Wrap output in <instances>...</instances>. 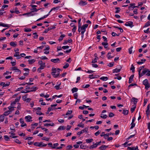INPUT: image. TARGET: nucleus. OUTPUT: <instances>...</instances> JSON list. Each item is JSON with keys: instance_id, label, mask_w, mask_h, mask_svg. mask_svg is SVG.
I'll return each instance as SVG.
<instances>
[{"instance_id": "f257e3e1", "label": "nucleus", "mask_w": 150, "mask_h": 150, "mask_svg": "<svg viewBox=\"0 0 150 150\" xmlns=\"http://www.w3.org/2000/svg\"><path fill=\"white\" fill-rule=\"evenodd\" d=\"M52 72H51V74L54 77H57L59 75L60 73V69L58 68L57 69L54 67H53L52 68Z\"/></svg>"}, {"instance_id": "f03ea898", "label": "nucleus", "mask_w": 150, "mask_h": 150, "mask_svg": "<svg viewBox=\"0 0 150 150\" xmlns=\"http://www.w3.org/2000/svg\"><path fill=\"white\" fill-rule=\"evenodd\" d=\"M38 89V88L37 87L33 86V87L30 88V89L28 90H24L22 92V93H26L31 92L35 91Z\"/></svg>"}, {"instance_id": "7ed1b4c3", "label": "nucleus", "mask_w": 150, "mask_h": 150, "mask_svg": "<svg viewBox=\"0 0 150 150\" xmlns=\"http://www.w3.org/2000/svg\"><path fill=\"white\" fill-rule=\"evenodd\" d=\"M145 74H146L147 76H150V70L149 71L148 69H144L141 73V77L143 76Z\"/></svg>"}, {"instance_id": "20e7f679", "label": "nucleus", "mask_w": 150, "mask_h": 150, "mask_svg": "<svg viewBox=\"0 0 150 150\" xmlns=\"http://www.w3.org/2000/svg\"><path fill=\"white\" fill-rule=\"evenodd\" d=\"M143 84L145 86V88L146 89H147L149 88L150 87V85L148 83L147 79H146L144 80L143 81Z\"/></svg>"}, {"instance_id": "39448f33", "label": "nucleus", "mask_w": 150, "mask_h": 150, "mask_svg": "<svg viewBox=\"0 0 150 150\" xmlns=\"http://www.w3.org/2000/svg\"><path fill=\"white\" fill-rule=\"evenodd\" d=\"M38 64L40 65V67H39V69H43L45 67V63H43L42 61H39L38 62Z\"/></svg>"}, {"instance_id": "423d86ee", "label": "nucleus", "mask_w": 150, "mask_h": 150, "mask_svg": "<svg viewBox=\"0 0 150 150\" xmlns=\"http://www.w3.org/2000/svg\"><path fill=\"white\" fill-rule=\"evenodd\" d=\"M88 127H85L84 128V129L82 130H81V131L78 132L77 134L78 135H80L81 134H83L84 133L86 132V133H88Z\"/></svg>"}, {"instance_id": "0eeeda50", "label": "nucleus", "mask_w": 150, "mask_h": 150, "mask_svg": "<svg viewBox=\"0 0 150 150\" xmlns=\"http://www.w3.org/2000/svg\"><path fill=\"white\" fill-rule=\"evenodd\" d=\"M11 70L13 71H15V72H19V73H21V71L18 69L16 67H13L11 68Z\"/></svg>"}, {"instance_id": "6e6552de", "label": "nucleus", "mask_w": 150, "mask_h": 150, "mask_svg": "<svg viewBox=\"0 0 150 150\" xmlns=\"http://www.w3.org/2000/svg\"><path fill=\"white\" fill-rule=\"evenodd\" d=\"M20 123L21 124V127H24L26 126V124L24 122L23 119L21 118L20 119Z\"/></svg>"}, {"instance_id": "1a4fd4ad", "label": "nucleus", "mask_w": 150, "mask_h": 150, "mask_svg": "<svg viewBox=\"0 0 150 150\" xmlns=\"http://www.w3.org/2000/svg\"><path fill=\"white\" fill-rule=\"evenodd\" d=\"M88 24H86L83 25L82 26H81V30L85 31L86 30V29L88 27Z\"/></svg>"}, {"instance_id": "9d476101", "label": "nucleus", "mask_w": 150, "mask_h": 150, "mask_svg": "<svg viewBox=\"0 0 150 150\" xmlns=\"http://www.w3.org/2000/svg\"><path fill=\"white\" fill-rule=\"evenodd\" d=\"M32 118V117L30 115H28L27 116H25V119L26 121L28 122L32 121L31 120Z\"/></svg>"}, {"instance_id": "9b49d317", "label": "nucleus", "mask_w": 150, "mask_h": 150, "mask_svg": "<svg viewBox=\"0 0 150 150\" xmlns=\"http://www.w3.org/2000/svg\"><path fill=\"white\" fill-rule=\"evenodd\" d=\"M125 25L127 26H129L131 28H132L133 26L132 22L131 21L127 22L125 24Z\"/></svg>"}, {"instance_id": "f8f14e48", "label": "nucleus", "mask_w": 150, "mask_h": 150, "mask_svg": "<svg viewBox=\"0 0 150 150\" xmlns=\"http://www.w3.org/2000/svg\"><path fill=\"white\" fill-rule=\"evenodd\" d=\"M51 61L54 63H58L60 62V60L59 58L55 59H52L51 60Z\"/></svg>"}, {"instance_id": "ddd939ff", "label": "nucleus", "mask_w": 150, "mask_h": 150, "mask_svg": "<svg viewBox=\"0 0 150 150\" xmlns=\"http://www.w3.org/2000/svg\"><path fill=\"white\" fill-rule=\"evenodd\" d=\"M119 68V69L116 68L115 69H113L112 71L113 73H115L119 72L122 69V67L121 66H120Z\"/></svg>"}, {"instance_id": "4468645a", "label": "nucleus", "mask_w": 150, "mask_h": 150, "mask_svg": "<svg viewBox=\"0 0 150 150\" xmlns=\"http://www.w3.org/2000/svg\"><path fill=\"white\" fill-rule=\"evenodd\" d=\"M87 3L86 1L81 0L79 3V4L81 6H84L87 4Z\"/></svg>"}, {"instance_id": "2eb2a0df", "label": "nucleus", "mask_w": 150, "mask_h": 150, "mask_svg": "<svg viewBox=\"0 0 150 150\" xmlns=\"http://www.w3.org/2000/svg\"><path fill=\"white\" fill-rule=\"evenodd\" d=\"M145 67V66H143L142 67H139V77H141V73H140L141 71L142 70V69L144 68Z\"/></svg>"}, {"instance_id": "dca6fc26", "label": "nucleus", "mask_w": 150, "mask_h": 150, "mask_svg": "<svg viewBox=\"0 0 150 150\" xmlns=\"http://www.w3.org/2000/svg\"><path fill=\"white\" fill-rule=\"evenodd\" d=\"M150 108L149 105V104L147 107V110L146 111V114L147 116L149 114L150 111L149 110Z\"/></svg>"}, {"instance_id": "f3484780", "label": "nucleus", "mask_w": 150, "mask_h": 150, "mask_svg": "<svg viewBox=\"0 0 150 150\" xmlns=\"http://www.w3.org/2000/svg\"><path fill=\"white\" fill-rule=\"evenodd\" d=\"M127 149L129 150H139L138 148V146H137L136 147H129L127 148Z\"/></svg>"}, {"instance_id": "a211bd4d", "label": "nucleus", "mask_w": 150, "mask_h": 150, "mask_svg": "<svg viewBox=\"0 0 150 150\" xmlns=\"http://www.w3.org/2000/svg\"><path fill=\"white\" fill-rule=\"evenodd\" d=\"M10 45L13 47H15L17 45L16 42H11L10 43Z\"/></svg>"}, {"instance_id": "6ab92c4d", "label": "nucleus", "mask_w": 150, "mask_h": 150, "mask_svg": "<svg viewBox=\"0 0 150 150\" xmlns=\"http://www.w3.org/2000/svg\"><path fill=\"white\" fill-rule=\"evenodd\" d=\"M108 147V146H106L105 145H103L99 147V149L100 150H105L106 148Z\"/></svg>"}, {"instance_id": "aec40b11", "label": "nucleus", "mask_w": 150, "mask_h": 150, "mask_svg": "<svg viewBox=\"0 0 150 150\" xmlns=\"http://www.w3.org/2000/svg\"><path fill=\"white\" fill-rule=\"evenodd\" d=\"M131 101L134 102V103L135 105L136 104L137 102V99L136 98H135L133 97L132 98V99H131Z\"/></svg>"}, {"instance_id": "412c9836", "label": "nucleus", "mask_w": 150, "mask_h": 150, "mask_svg": "<svg viewBox=\"0 0 150 150\" xmlns=\"http://www.w3.org/2000/svg\"><path fill=\"white\" fill-rule=\"evenodd\" d=\"M66 129V127L63 126H60L58 129V130H64Z\"/></svg>"}, {"instance_id": "4be33fe9", "label": "nucleus", "mask_w": 150, "mask_h": 150, "mask_svg": "<svg viewBox=\"0 0 150 150\" xmlns=\"http://www.w3.org/2000/svg\"><path fill=\"white\" fill-rule=\"evenodd\" d=\"M54 125L53 123H45L44 124V126L45 127L48 126H53Z\"/></svg>"}, {"instance_id": "5701e85b", "label": "nucleus", "mask_w": 150, "mask_h": 150, "mask_svg": "<svg viewBox=\"0 0 150 150\" xmlns=\"http://www.w3.org/2000/svg\"><path fill=\"white\" fill-rule=\"evenodd\" d=\"M134 76V75H132L129 78V83H132V81L133 80V78Z\"/></svg>"}, {"instance_id": "b1692460", "label": "nucleus", "mask_w": 150, "mask_h": 150, "mask_svg": "<svg viewBox=\"0 0 150 150\" xmlns=\"http://www.w3.org/2000/svg\"><path fill=\"white\" fill-rule=\"evenodd\" d=\"M97 146V144L96 143L93 144V145L91 146H90L89 148L90 149H93L94 148H96Z\"/></svg>"}, {"instance_id": "393cba45", "label": "nucleus", "mask_w": 150, "mask_h": 150, "mask_svg": "<svg viewBox=\"0 0 150 150\" xmlns=\"http://www.w3.org/2000/svg\"><path fill=\"white\" fill-rule=\"evenodd\" d=\"M129 112V111L128 110L124 109L123 111V113L125 115H127Z\"/></svg>"}, {"instance_id": "a878e982", "label": "nucleus", "mask_w": 150, "mask_h": 150, "mask_svg": "<svg viewBox=\"0 0 150 150\" xmlns=\"http://www.w3.org/2000/svg\"><path fill=\"white\" fill-rule=\"evenodd\" d=\"M4 117L3 115H0V121L2 122L4 121Z\"/></svg>"}, {"instance_id": "bb28decb", "label": "nucleus", "mask_w": 150, "mask_h": 150, "mask_svg": "<svg viewBox=\"0 0 150 150\" xmlns=\"http://www.w3.org/2000/svg\"><path fill=\"white\" fill-rule=\"evenodd\" d=\"M11 112V111L8 110V111L5 112L4 113L3 115H4V116H7Z\"/></svg>"}, {"instance_id": "cd10ccee", "label": "nucleus", "mask_w": 150, "mask_h": 150, "mask_svg": "<svg viewBox=\"0 0 150 150\" xmlns=\"http://www.w3.org/2000/svg\"><path fill=\"white\" fill-rule=\"evenodd\" d=\"M47 145V144H44L42 142H39V147H45Z\"/></svg>"}, {"instance_id": "c85d7f7f", "label": "nucleus", "mask_w": 150, "mask_h": 150, "mask_svg": "<svg viewBox=\"0 0 150 150\" xmlns=\"http://www.w3.org/2000/svg\"><path fill=\"white\" fill-rule=\"evenodd\" d=\"M100 79L103 81H106L108 79V78L107 77L103 76L100 78Z\"/></svg>"}, {"instance_id": "c756f323", "label": "nucleus", "mask_w": 150, "mask_h": 150, "mask_svg": "<svg viewBox=\"0 0 150 150\" xmlns=\"http://www.w3.org/2000/svg\"><path fill=\"white\" fill-rule=\"evenodd\" d=\"M65 36V35L63 34L61 35L59 38L58 40L59 41H62V40L63 39V38Z\"/></svg>"}, {"instance_id": "7c9ffc66", "label": "nucleus", "mask_w": 150, "mask_h": 150, "mask_svg": "<svg viewBox=\"0 0 150 150\" xmlns=\"http://www.w3.org/2000/svg\"><path fill=\"white\" fill-rule=\"evenodd\" d=\"M93 139H86V142L87 143H90L91 142L93 141Z\"/></svg>"}, {"instance_id": "2f4dec72", "label": "nucleus", "mask_w": 150, "mask_h": 150, "mask_svg": "<svg viewBox=\"0 0 150 150\" xmlns=\"http://www.w3.org/2000/svg\"><path fill=\"white\" fill-rule=\"evenodd\" d=\"M135 5V4L134 3H132L130 4V6L128 8L130 10H131V8H133V7Z\"/></svg>"}, {"instance_id": "473e14b6", "label": "nucleus", "mask_w": 150, "mask_h": 150, "mask_svg": "<svg viewBox=\"0 0 150 150\" xmlns=\"http://www.w3.org/2000/svg\"><path fill=\"white\" fill-rule=\"evenodd\" d=\"M100 117L103 119H105L107 118L108 116L107 115H104L102 114H101Z\"/></svg>"}, {"instance_id": "72a5a7b5", "label": "nucleus", "mask_w": 150, "mask_h": 150, "mask_svg": "<svg viewBox=\"0 0 150 150\" xmlns=\"http://www.w3.org/2000/svg\"><path fill=\"white\" fill-rule=\"evenodd\" d=\"M35 60H36L34 59H33L30 60H28V61L29 62V64H32L35 62Z\"/></svg>"}, {"instance_id": "f704fd0d", "label": "nucleus", "mask_w": 150, "mask_h": 150, "mask_svg": "<svg viewBox=\"0 0 150 150\" xmlns=\"http://www.w3.org/2000/svg\"><path fill=\"white\" fill-rule=\"evenodd\" d=\"M134 69L135 67L134 66L133 64H132L130 68V70L132 71V72L133 73H134Z\"/></svg>"}, {"instance_id": "c9c22d12", "label": "nucleus", "mask_w": 150, "mask_h": 150, "mask_svg": "<svg viewBox=\"0 0 150 150\" xmlns=\"http://www.w3.org/2000/svg\"><path fill=\"white\" fill-rule=\"evenodd\" d=\"M78 89L77 88H73L72 90L71 91L73 93H74L75 92H76L78 91Z\"/></svg>"}, {"instance_id": "e433bc0d", "label": "nucleus", "mask_w": 150, "mask_h": 150, "mask_svg": "<svg viewBox=\"0 0 150 150\" xmlns=\"http://www.w3.org/2000/svg\"><path fill=\"white\" fill-rule=\"evenodd\" d=\"M59 8V6L57 7H53L51 9V11H56Z\"/></svg>"}, {"instance_id": "4c0bfd02", "label": "nucleus", "mask_w": 150, "mask_h": 150, "mask_svg": "<svg viewBox=\"0 0 150 150\" xmlns=\"http://www.w3.org/2000/svg\"><path fill=\"white\" fill-rule=\"evenodd\" d=\"M114 134V133H112L110 132L109 133H108L105 134V139L107 137H108L109 136L111 135H113Z\"/></svg>"}, {"instance_id": "58836bf2", "label": "nucleus", "mask_w": 150, "mask_h": 150, "mask_svg": "<svg viewBox=\"0 0 150 150\" xmlns=\"http://www.w3.org/2000/svg\"><path fill=\"white\" fill-rule=\"evenodd\" d=\"M73 147L71 145H69L67 147L66 149L67 150H69L71 149Z\"/></svg>"}, {"instance_id": "ea45409f", "label": "nucleus", "mask_w": 150, "mask_h": 150, "mask_svg": "<svg viewBox=\"0 0 150 150\" xmlns=\"http://www.w3.org/2000/svg\"><path fill=\"white\" fill-rule=\"evenodd\" d=\"M115 9L117 10L115 12V13H117L119 12L120 10V8L119 7H116L115 8Z\"/></svg>"}, {"instance_id": "a19ab883", "label": "nucleus", "mask_w": 150, "mask_h": 150, "mask_svg": "<svg viewBox=\"0 0 150 150\" xmlns=\"http://www.w3.org/2000/svg\"><path fill=\"white\" fill-rule=\"evenodd\" d=\"M41 8H40L39 9H37L36 8H33L32 10L33 11H32L31 12V13L33 12H37L39 10L41 9Z\"/></svg>"}, {"instance_id": "79ce46f5", "label": "nucleus", "mask_w": 150, "mask_h": 150, "mask_svg": "<svg viewBox=\"0 0 150 150\" xmlns=\"http://www.w3.org/2000/svg\"><path fill=\"white\" fill-rule=\"evenodd\" d=\"M88 70V71H87L86 70H85L84 71L87 73H92L94 72V71H92L91 70Z\"/></svg>"}, {"instance_id": "37998d69", "label": "nucleus", "mask_w": 150, "mask_h": 150, "mask_svg": "<svg viewBox=\"0 0 150 150\" xmlns=\"http://www.w3.org/2000/svg\"><path fill=\"white\" fill-rule=\"evenodd\" d=\"M135 124L134 122H132L131 123V127H130V129H132L134 128L135 126Z\"/></svg>"}, {"instance_id": "c03bdc74", "label": "nucleus", "mask_w": 150, "mask_h": 150, "mask_svg": "<svg viewBox=\"0 0 150 150\" xmlns=\"http://www.w3.org/2000/svg\"><path fill=\"white\" fill-rule=\"evenodd\" d=\"M150 25V22H149V21H148L146 23L145 25L144 26V27H148V26H149Z\"/></svg>"}, {"instance_id": "a18cd8bd", "label": "nucleus", "mask_w": 150, "mask_h": 150, "mask_svg": "<svg viewBox=\"0 0 150 150\" xmlns=\"http://www.w3.org/2000/svg\"><path fill=\"white\" fill-rule=\"evenodd\" d=\"M72 110H68V111L66 113V115H70L72 113Z\"/></svg>"}, {"instance_id": "49530a36", "label": "nucleus", "mask_w": 150, "mask_h": 150, "mask_svg": "<svg viewBox=\"0 0 150 150\" xmlns=\"http://www.w3.org/2000/svg\"><path fill=\"white\" fill-rule=\"evenodd\" d=\"M133 48L132 46L129 49V54H131L132 53V49Z\"/></svg>"}, {"instance_id": "de8ad7c7", "label": "nucleus", "mask_w": 150, "mask_h": 150, "mask_svg": "<svg viewBox=\"0 0 150 150\" xmlns=\"http://www.w3.org/2000/svg\"><path fill=\"white\" fill-rule=\"evenodd\" d=\"M2 26L4 27H7L8 28L9 27V26L8 24H5L4 23H2L1 25Z\"/></svg>"}, {"instance_id": "09e8293b", "label": "nucleus", "mask_w": 150, "mask_h": 150, "mask_svg": "<svg viewBox=\"0 0 150 150\" xmlns=\"http://www.w3.org/2000/svg\"><path fill=\"white\" fill-rule=\"evenodd\" d=\"M19 52H15L14 55V56L15 57H19Z\"/></svg>"}, {"instance_id": "8fccbe9b", "label": "nucleus", "mask_w": 150, "mask_h": 150, "mask_svg": "<svg viewBox=\"0 0 150 150\" xmlns=\"http://www.w3.org/2000/svg\"><path fill=\"white\" fill-rule=\"evenodd\" d=\"M114 27L119 29L120 30V31L121 33H122L123 32V30L121 28L118 27L117 26H114Z\"/></svg>"}, {"instance_id": "3c124183", "label": "nucleus", "mask_w": 150, "mask_h": 150, "mask_svg": "<svg viewBox=\"0 0 150 150\" xmlns=\"http://www.w3.org/2000/svg\"><path fill=\"white\" fill-rule=\"evenodd\" d=\"M115 115L112 112H110L109 113V116L110 117H112L114 116Z\"/></svg>"}, {"instance_id": "603ef678", "label": "nucleus", "mask_w": 150, "mask_h": 150, "mask_svg": "<svg viewBox=\"0 0 150 150\" xmlns=\"http://www.w3.org/2000/svg\"><path fill=\"white\" fill-rule=\"evenodd\" d=\"M15 142L18 144H21V142L18 139H16L15 140Z\"/></svg>"}, {"instance_id": "864d4df0", "label": "nucleus", "mask_w": 150, "mask_h": 150, "mask_svg": "<svg viewBox=\"0 0 150 150\" xmlns=\"http://www.w3.org/2000/svg\"><path fill=\"white\" fill-rule=\"evenodd\" d=\"M77 126L82 128H83L84 127V124L82 123H80V124H78Z\"/></svg>"}, {"instance_id": "5fc2aeb1", "label": "nucleus", "mask_w": 150, "mask_h": 150, "mask_svg": "<svg viewBox=\"0 0 150 150\" xmlns=\"http://www.w3.org/2000/svg\"><path fill=\"white\" fill-rule=\"evenodd\" d=\"M59 145V144L57 143H55L54 144L53 146L52 147V149H55L56 148V147L57 146Z\"/></svg>"}, {"instance_id": "6e6d98bb", "label": "nucleus", "mask_w": 150, "mask_h": 150, "mask_svg": "<svg viewBox=\"0 0 150 150\" xmlns=\"http://www.w3.org/2000/svg\"><path fill=\"white\" fill-rule=\"evenodd\" d=\"M114 63L112 62L111 63H110L108 65V66L110 67H112L113 66Z\"/></svg>"}, {"instance_id": "4d7b16f0", "label": "nucleus", "mask_w": 150, "mask_h": 150, "mask_svg": "<svg viewBox=\"0 0 150 150\" xmlns=\"http://www.w3.org/2000/svg\"><path fill=\"white\" fill-rule=\"evenodd\" d=\"M36 114L37 115H43V113H42L40 111H37Z\"/></svg>"}, {"instance_id": "13d9d810", "label": "nucleus", "mask_w": 150, "mask_h": 150, "mask_svg": "<svg viewBox=\"0 0 150 150\" xmlns=\"http://www.w3.org/2000/svg\"><path fill=\"white\" fill-rule=\"evenodd\" d=\"M42 140H45L47 141H48L49 139V138L44 137L42 138Z\"/></svg>"}, {"instance_id": "bf43d9fd", "label": "nucleus", "mask_w": 150, "mask_h": 150, "mask_svg": "<svg viewBox=\"0 0 150 150\" xmlns=\"http://www.w3.org/2000/svg\"><path fill=\"white\" fill-rule=\"evenodd\" d=\"M4 138L6 141H8L9 139V137L7 135H5Z\"/></svg>"}, {"instance_id": "052dcab7", "label": "nucleus", "mask_w": 150, "mask_h": 150, "mask_svg": "<svg viewBox=\"0 0 150 150\" xmlns=\"http://www.w3.org/2000/svg\"><path fill=\"white\" fill-rule=\"evenodd\" d=\"M69 66V65L68 63H66L65 65L63 67V68L64 69H66Z\"/></svg>"}, {"instance_id": "680f3d73", "label": "nucleus", "mask_w": 150, "mask_h": 150, "mask_svg": "<svg viewBox=\"0 0 150 150\" xmlns=\"http://www.w3.org/2000/svg\"><path fill=\"white\" fill-rule=\"evenodd\" d=\"M74 96L75 99H77L78 96V93H74Z\"/></svg>"}, {"instance_id": "e2e57ef3", "label": "nucleus", "mask_w": 150, "mask_h": 150, "mask_svg": "<svg viewBox=\"0 0 150 150\" xmlns=\"http://www.w3.org/2000/svg\"><path fill=\"white\" fill-rule=\"evenodd\" d=\"M136 108V106L135 105H134V107L132 108H131V112H133L134 111Z\"/></svg>"}, {"instance_id": "0e129e2a", "label": "nucleus", "mask_w": 150, "mask_h": 150, "mask_svg": "<svg viewBox=\"0 0 150 150\" xmlns=\"http://www.w3.org/2000/svg\"><path fill=\"white\" fill-rule=\"evenodd\" d=\"M69 47V46L67 45L63 46L62 47V48L64 50H65L66 49L68 48Z\"/></svg>"}, {"instance_id": "69168bd1", "label": "nucleus", "mask_w": 150, "mask_h": 150, "mask_svg": "<svg viewBox=\"0 0 150 150\" xmlns=\"http://www.w3.org/2000/svg\"><path fill=\"white\" fill-rule=\"evenodd\" d=\"M105 132H102L100 134V136L101 137L104 136V138L105 139Z\"/></svg>"}, {"instance_id": "338daca9", "label": "nucleus", "mask_w": 150, "mask_h": 150, "mask_svg": "<svg viewBox=\"0 0 150 150\" xmlns=\"http://www.w3.org/2000/svg\"><path fill=\"white\" fill-rule=\"evenodd\" d=\"M24 29V31L25 32H30L31 31V30L30 28L25 29Z\"/></svg>"}, {"instance_id": "774afa93", "label": "nucleus", "mask_w": 150, "mask_h": 150, "mask_svg": "<svg viewBox=\"0 0 150 150\" xmlns=\"http://www.w3.org/2000/svg\"><path fill=\"white\" fill-rule=\"evenodd\" d=\"M90 86L89 84H86L85 86L84 85H83V87L84 88H88Z\"/></svg>"}]
</instances>
